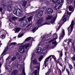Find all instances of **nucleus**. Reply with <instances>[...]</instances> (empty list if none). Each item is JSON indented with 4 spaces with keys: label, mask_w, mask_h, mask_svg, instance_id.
I'll use <instances>...</instances> for the list:
<instances>
[{
    "label": "nucleus",
    "mask_w": 75,
    "mask_h": 75,
    "mask_svg": "<svg viewBox=\"0 0 75 75\" xmlns=\"http://www.w3.org/2000/svg\"><path fill=\"white\" fill-rule=\"evenodd\" d=\"M13 13L17 16H20L23 14L22 11L18 9H15L13 10Z\"/></svg>",
    "instance_id": "1"
},
{
    "label": "nucleus",
    "mask_w": 75,
    "mask_h": 75,
    "mask_svg": "<svg viewBox=\"0 0 75 75\" xmlns=\"http://www.w3.org/2000/svg\"><path fill=\"white\" fill-rule=\"evenodd\" d=\"M8 6L7 8L8 10L11 11L13 7V5L14 4V3L12 1L9 0L8 1Z\"/></svg>",
    "instance_id": "2"
},
{
    "label": "nucleus",
    "mask_w": 75,
    "mask_h": 75,
    "mask_svg": "<svg viewBox=\"0 0 75 75\" xmlns=\"http://www.w3.org/2000/svg\"><path fill=\"white\" fill-rule=\"evenodd\" d=\"M51 57H52V58H54V61H56L57 60H56V57H55V56L54 55H50L48 57H47L45 59V60L44 61V65H45V67H46L47 66V64H46V62H47V61H48V59H50V58H51Z\"/></svg>",
    "instance_id": "3"
},
{
    "label": "nucleus",
    "mask_w": 75,
    "mask_h": 75,
    "mask_svg": "<svg viewBox=\"0 0 75 75\" xmlns=\"http://www.w3.org/2000/svg\"><path fill=\"white\" fill-rule=\"evenodd\" d=\"M74 21L73 20V21L71 22V24L70 25V26H69V27H70L71 30L69 29V28H68V31H69L68 35H69L71 34L72 30H73V29L74 28Z\"/></svg>",
    "instance_id": "4"
},
{
    "label": "nucleus",
    "mask_w": 75,
    "mask_h": 75,
    "mask_svg": "<svg viewBox=\"0 0 75 75\" xmlns=\"http://www.w3.org/2000/svg\"><path fill=\"white\" fill-rule=\"evenodd\" d=\"M16 58L17 57L16 56H14L12 58L11 60V59H10V57H8L6 59V62H9V64H10L13 61H14V60L16 59Z\"/></svg>",
    "instance_id": "5"
},
{
    "label": "nucleus",
    "mask_w": 75,
    "mask_h": 75,
    "mask_svg": "<svg viewBox=\"0 0 75 75\" xmlns=\"http://www.w3.org/2000/svg\"><path fill=\"white\" fill-rule=\"evenodd\" d=\"M35 13L37 14L36 16L38 18H40V16H42V14H43V12L42 11L39 10L36 11L35 12Z\"/></svg>",
    "instance_id": "6"
},
{
    "label": "nucleus",
    "mask_w": 75,
    "mask_h": 75,
    "mask_svg": "<svg viewBox=\"0 0 75 75\" xmlns=\"http://www.w3.org/2000/svg\"><path fill=\"white\" fill-rule=\"evenodd\" d=\"M21 3L22 5L23 8H24L25 10H25H26L25 8H27V7H26L27 2L25 0H22L21 1Z\"/></svg>",
    "instance_id": "7"
},
{
    "label": "nucleus",
    "mask_w": 75,
    "mask_h": 75,
    "mask_svg": "<svg viewBox=\"0 0 75 75\" xmlns=\"http://www.w3.org/2000/svg\"><path fill=\"white\" fill-rule=\"evenodd\" d=\"M66 13H65L64 15L63 16V17L62 18V19L61 21L58 24H61V21H62L63 22V23H64L66 21H67V15H65V14Z\"/></svg>",
    "instance_id": "8"
},
{
    "label": "nucleus",
    "mask_w": 75,
    "mask_h": 75,
    "mask_svg": "<svg viewBox=\"0 0 75 75\" xmlns=\"http://www.w3.org/2000/svg\"><path fill=\"white\" fill-rule=\"evenodd\" d=\"M53 9L51 8L47 9L46 11V13L48 14H52V13H53Z\"/></svg>",
    "instance_id": "9"
},
{
    "label": "nucleus",
    "mask_w": 75,
    "mask_h": 75,
    "mask_svg": "<svg viewBox=\"0 0 75 75\" xmlns=\"http://www.w3.org/2000/svg\"><path fill=\"white\" fill-rule=\"evenodd\" d=\"M57 15L56 16H53L52 18H51L50 21V23L51 24H54V23H55V20L57 19Z\"/></svg>",
    "instance_id": "10"
},
{
    "label": "nucleus",
    "mask_w": 75,
    "mask_h": 75,
    "mask_svg": "<svg viewBox=\"0 0 75 75\" xmlns=\"http://www.w3.org/2000/svg\"><path fill=\"white\" fill-rule=\"evenodd\" d=\"M42 21H43V19L42 18L39 19L37 21L36 23V24L38 25H39L40 24H41Z\"/></svg>",
    "instance_id": "11"
},
{
    "label": "nucleus",
    "mask_w": 75,
    "mask_h": 75,
    "mask_svg": "<svg viewBox=\"0 0 75 75\" xmlns=\"http://www.w3.org/2000/svg\"><path fill=\"white\" fill-rule=\"evenodd\" d=\"M65 35V30L64 29L63 30V31L61 33V34L60 36V37L59 38L60 40L62 39V38L64 37Z\"/></svg>",
    "instance_id": "12"
},
{
    "label": "nucleus",
    "mask_w": 75,
    "mask_h": 75,
    "mask_svg": "<svg viewBox=\"0 0 75 75\" xmlns=\"http://www.w3.org/2000/svg\"><path fill=\"white\" fill-rule=\"evenodd\" d=\"M62 22L63 23V22L62 21L61 22V23H60L61 24H59V23L58 24L57 27V30L56 31H58L59 30V29L61 28V25H62Z\"/></svg>",
    "instance_id": "13"
},
{
    "label": "nucleus",
    "mask_w": 75,
    "mask_h": 75,
    "mask_svg": "<svg viewBox=\"0 0 75 75\" xmlns=\"http://www.w3.org/2000/svg\"><path fill=\"white\" fill-rule=\"evenodd\" d=\"M18 72V71L17 70H15L13 71L11 73V75H16Z\"/></svg>",
    "instance_id": "14"
},
{
    "label": "nucleus",
    "mask_w": 75,
    "mask_h": 75,
    "mask_svg": "<svg viewBox=\"0 0 75 75\" xmlns=\"http://www.w3.org/2000/svg\"><path fill=\"white\" fill-rule=\"evenodd\" d=\"M69 9L70 11H72V12H73V11H74V7L71 5H70L69 6Z\"/></svg>",
    "instance_id": "15"
},
{
    "label": "nucleus",
    "mask_w": 75,
    "mask_h": 75,
    "mask_svg": "<svg viewBox=\"0 0 75 75\" xmlns=\"http://www.w3.org/2000/svg\"><path fill=\"white\" fill-rule=\"evenodd\" d=\"M31 63H33V64L34 65H37L38 64V62H37V60L36 59H34L32 61V59H31Z\"/></svg>",
    "instance_id": "16"
},
{
    "label": "nucleus",
    "mask_w": 75,
    "mask_h": 75,
    "mask_svg": "<svg viewBox=\"0 0 75 75\" xmlns=\"http://www.w3.org/2000/svg\"><path fill=\"white\" fill-rule=\"evenodd\" d=\"M41 48L40 47H39L38 48L36 51V53H37L38 54H39L41 51Z\"/></svg>",
    "instance_id": "17"
},
{
    "label": "nucleus",
    "mask_w": 75,
    "mask_h": 75,
    "mask_svg": "<svg viewBox=\"0 0 75 75\" xmlns=\"http://www.w3.org/2000/svg\"><path fill=\"white\" fill-rule=\"evenodd\" d=\"M54 35L55 36V37H56V38H54L53 39H52L51 40H50L49 41H48V43H50V42H52V41H55V40H57V37H58V35H57V33H55L54 34Z\"/></svg>",
    "instance_id": "18"
},
{
    "label": "nucleus",
    "mask_w": 75,
    "mask_h": 75,
    "mask_svg": "<svg viewBox=\"0 0 75 75\" xmlns=\"http://www.w3.org/2000/svg\"><path fill=\"white\" fill-rule=\"evenodd\" d=\"M62 57V51H61L60 54L59 55V58L57 60L58 62H59V60H62V58H61V57Z\"/></svg>",
    "instance_id": "19"
},
{
    "label": "nucleus",
    "mask_w": 75,
    "mask_h": 75,
    "mask_svg": "<svg viewBox=\"0 0 75 75\" xmlns=\"http://www.w3.org/2000/svg\"><path fill=\"white\" fill-rule=\"evenodd\" d=\"M8 46H7L6 47L5 49V50L1 54V55H3L4 54H5L6 52H7V50H8Z\"/></svg>",
    "instance_id": "20"
},
{
    "label": "nucleus",
    "mask_w": 75,
    "mask_h": 75,
    "mask_svg": "<svg viewBox=\"0 0 75 75\" xmlns=\"http://www.w3.org/2000/svg\"><path fill=\"white\" fill-rule=\"evenodd\" d=\"M24 47H25V45H22L18 49L19 52H21V50L23 49V48H24Z\"/></svg>",
    "instance_id": "21"
},
{
    "label": "nucleus",
    "mask_w": 75,
    "mask_h": 75,
    "mask_svg": "<svg viewBox=\"0 0 75 75\" xmlns=\"http://www.w3.org/2000/svg\"><path fill=\"white\" fill-rule=\"evenodd\" d=\"M31 25V24H29L27 25L26 28L25 30L27 31H28V30H30V27H31V26H30V25Z\"/></svg>",
    "instance_id": "22"
},
{
    "label": "nucleus",
    "mask_w": 75,
    "mask_h": 75,
    "mask_svg": "<svg viewBox=\"0 0 75 75\" xmlns=\"http://www.w3.org/2000/svg\"><path fill=\"white\" fill-rule=\"evenodd\" d=\"M56 6L57 7V8L58 9H59V8L62 6V4H61L60 3L57 4L56 5Z\"/></svg>",
    "instance_id": "23"
},
{
    "label": "nucleus",
    "mask_w": 75,
    "mask_h": 75,
    "mask_svg": "<svg viewBox=\"0 0 75 75\" xmlns=\"http://www.w3.org/2000/svg\"><path fill=\"white\" fill-rule=\"evenodd\" d=\"M30 40H33V41H34V40H33V38L31 37H29L28 38H27L25 40V41H30Z\"/></svg>",
    "instance_id": "24"
},
{
    "label": "nucleus",
    "mask_w": 75,
    "mask_h": 75,
    "mask_svg": "<svg viewBox=\"0 0 75 75\" xmlns=\"http://www.w3.org/2000/svg\"><path fill=\"white\" fill-rule=\"evenodd\" d=\"M47 53V50L46 49H45L43 50L42 51L41 54H42L43 55H45Z\"/></svg>",
    "instance_id": "25"
},
{
    "label": "nucleus",
    "mask_w": 75,
    "mask_h": 75,
    "mask_svg": "<svg viewBox=\"0 0 75 75\" xmlns=\"http://www.w3.org/2000/svg\"><path fill=\"white\" fill-rule=\"evenodd\" d=\"M52 44H53V46L54 47H55L58 44L57 42V41H56L53 42Z\"/></svg>",
    "instance_id": "26"
},
{
    "label": "nucleus",
    "mask_w": 75,
    "mask_h": 75,
    "mask_svg": "<svg viewBox=\"0 0 75 75\" xmlns=\"http://www.w3.org/2000/svg\"><path fill=\"white\" fill-rule=\"evenodd\" d=\"M1 6L3 8H6V7L7 6V5H6V4H3L1 5Z\"/></svg>",
    "instance_id": "27"
},
{
    "label": "nucleus",
    "mask_w": 75,
    "mask_h": 75,
    "mask_svg": "<svg viewBox=\"0 0 75 75\" xmlns=\"http://www.w3.org/2000/svg\"><path fill=\"white\" fill-rule=\"evenodd\" d=\"M26 25V24L24 22H22L21 23V27H25Z\"/></svg>",
    "instance_id": "28"
},
{
    "label": "nucleus",
    "mask_w": 75,
    "mask_h": 75,
    "mask_svg": "<svg viewBox=\"0 0 75 75\" xmlns=\"http://www.w3.org/2000/svg\"><path fill=\"white\" fill-rule=\"evenodd\" d=\"M30 47V43H27V44H26L25 46V48L26 50L28 48Z\"/></svg>",
    "instance_id": "29"
},
{
    "label": "nucleus",
    "mask_w": 75,
    "mask_h": 75,
    "mask_svg": "<svg viewBox=\"0 0 75 75\" xmlns=\"http://www.w3.org/2000/svg\"><path fill=\"white\" fill-rule=\"evenodd\" d=\"M44 58V57L43 56H41L40 57L38 58V60L39 61H41V60L42 59Z\"/></svg>",
    "instance_id": "30"
},
{
    "label": "nucleus",
    "mask_w": 75,
    "mask_h": 75,
    "mask_svg": "<svg viewBox=\"0 0 75 75\" xmlns=\"http://www.w3.org/2000/svg\"><path fill=\"white\" fill-rule=\"evenodd\" d=\"M11 20H17V19H18V18H17V17L16 16H12L11 17Z\"/></svg>",
    "instance_id": "31"
},
{
    "label": "nucleus",
    "mask_w": 75,
    "mask_h": 75,
    "mask_svg": "<svg viewBox=\"0 0 75 75\" xmlns=\"http://www.w3.org/2000/svg\"><path fill=\"white\" fill-rule=\"evenodd\" d=\"M21 51L20 52V53H21V54H24V53H25V49H24V48H23Z\"/></svg>",
    "instance_id": "32"
},
{
    "label": "nucleus",
    "mask_w": 75,
    "mask_h": 75,
    "mask_svg": "<svg viewBox=\"0 0 75 75\" xmlns=\"http://www.w3.org/2000/svg\"><path fill=\"white\" fill-rule=\"evenodd\" d=\"M53 17V16L49 15L46 19L47 20H50L51 18H52Z\"/></svg>",
    "instance_id": "33"
},
{
    "label": "nucleus",
    "mask_w": 75,
    "mask_h": 75,
    "mask_svg": "<svg viewBox=\"0 0 75 75\" xmlns=\"http://www.w3.org/2000/svg\"><path fill=\"white\" fill-rule=\"evenodd\" d=\"M38 28L37 29L36 28H34L32 29V31H33V33H34L35 32V31H36L37 30H38Z\"/></svg>",
    "instance_id": "34"
},
{
    "label": "nucleus",
    "mask_w": 75,
    "mask_h": 75,
    "mask_svg": "<svg viewBox=\"0 0 75 75\" xmlns=\"http://www.w3.org/2000/svg\"><path fill=\"white\" fill-rule=\"evenodd\" d=\"M16 31H15V33H17V32H18L20 31V30H21V28H17L16 29Z\"/></svg>",
    "instance_id": "35"
},
{
    "label": "nucleus",
    "mask_w": 75,
    "mask_h": 75,
    "mask_svg": "<svg viewBox=\"0 0 75 75\" xmlns=\"http://www.w3.org/2000/svg\"><path fill=\"white\" fill-rule=\"evenodd\" d=\"M72 2V0H67V3L69 4H71Z\"/></svg>",
    "instance_id": "36"
},
{
    "label": "nucleus",
    "mask_w": 75,
    "mask_h": 75,
    "mask_svg": "<svg viewBox=\"0 0 75 75\" xmlns=\"http://www.w3.org/2000/svg\"><path fill=\"white\" fill-rule=\"evenodd\" d=\"M7 69L8 71H11V68L9 66H8L7 67Z\"/></svg>",
    "instance_id": "37"
},
{
    "label": "nucleus",
    "mask_w": 75,
    "mask_h": 75,
    "mask_svg": "<svg viewBox=\"0 0 75 75\" xmlns=\"http://www.w3.org/2000/svg\"><path fill=\"white\" fill-rule=\"evenodd\" d=\"M33 18V17L32 16H30L29 18H28V20L29 22V21H30L31 20V19Z\"/></svg>",
    "instance_id": "38"
},
{
    "label": "nucleus",
    "mask_w": 75,
    "mask_h": 75,
    "mask_svg": "<svg viewBox=\"0 0 75 75\" xmlns=\"http://www.w3.org/2000/svg\"><path fill=\"white\" fill-rule=\"evenodd\" d=\"M23 35H24V33H22L21 34H19L18 36V37L19 38H20V37H22V36H23Z\"/></svg>",
    "instance_id": "39"
},
{
    "label": "nucleus",
    "mask_w": 75,
    "mask_h": 75,
    "mask_svg": "<svg viewBox=\"0 0 75 75\" xmlns=\"http://www.w3.org/2000/svg\"><path fill=\"white\" fill-rule=\"evenodd\" d=\"M2 10H3V8H0V11H1L2 14H4V12H2Z\"/></svg>",
    "instance_id": "40"
},
{
    "label": "nucleus",
    "mask_w": 75,
    "mask_h": 75,
    "mask_svg": "<svg viewBox=\"0 0 75 75\" xmlns=\"http://www.w3.org/2000/svg\"><path fill=\"white\" fill-rule=\"evenodd\" d=\"M72 12H69L68 11H67V14L69 16H71Z\"/></svg>",
    "instance_id": "41"
},
{
    "label": "nucleus",
    "mask_w": 75,
    "mask_h": 75,
    "mask_svg": "<svg viewBox=\"0 0 75 75\" xmlns=\"http://www.w3.org/2000/svg\"><path fill=\"white\" fill-rule=\"evenodd\" d=\"M34 73L35 75H37V70H35L34 72Z\"/></svg>",
    "instance_id": "42"
},
{
    "label": "nucleus",
    "mask_w": 75,
    "mask_h": 75,
    "mask_svg": "<svg viewBox=\"0 0 75 75\" xmlns=\"http://www.w3.org/2000/svg\"><path fill=\"white\" fill-rule=\"evenodd\" d=\"M45 24L50 25V23H48V22H46L44 24L42 25H45Z\"/></svg>",
    "instance_id": "43"
},
{
    "label": "nucleus",
    "mask_w": 75,
    "mask_h": 75,
    "mask_svg": "<svg viewBox=\"0 0 75 75\" xmlns=\"http://www.w3.org/2000/svg\"><path fill=\"white\" fill-rule=\"evenodd\" d=\"M66 70L67 71V73L68 74V75H69V74H70L69 71V70L67 69H66Z\"/></svg>",
    "instance_id": "44"
},
{
    "label": "nucleus",
    "mask_w": 75,
    "mask_h": 75,
    "mask_svg": "<svg viewBox=\"0 0 75 75\" xmlns=\"http://www.w3.org/2000/svg\"><path fill=\"white\" fill-rule=\"evenodd\" d=\"M11 45H17V43L15 42H11Z\"/></svg>",
    "instance_id": "45"
},
{
    "label": "nucleus",
    "mask_w": 75,
    "mask_h": 75,
    "mask_svg": "<svg viewBox=\"0 0 75 75\" xmlns=\"http://www.w3.org/2000/svg\"><path fill=\"white\" fill-rule=\"evenodd\" d=\"M1 38L2 39H3V38H5V35H2L1 36Z\"/></svg>",
    "instance_id": "46"
},
{
    "label": "nucleus",
    "mask_w": 75,
    "mask_h": 75,
    "mask_svg": "<svg viewBox=\"0 0 75 75\" xmlns=\"http://www.w3.org/2000/svg\"><path fill=\"white\" fill-rule=\"evenodd\" d=\"M21 64H18V68H19V69H21Z\"/></svg>",
    "instance_id": "47"
},
{
    "label": "nucleus",
    "mask_w": 75,
    "mask_h": 75,
    "mask_svg": "<svg viewBox=\"0 0 75 75\" xmlns=\"http://www.w3.org/2000/svg\"><path fill=\"white\" fill-rule=\"evenodd\" d=\"M69 66L70 69H72L73 68V67H72V65H70Z\"/></svg>",
    "instance_id": "48"
},
{
    "label": "nucleus",
    "mask_w": 75,
    "mask_h": 75,
    "mask_svg": "<svg viewBox=\"0 0 75 75\" xmlns=\"http://www.w3.org/2000/svg\"><path fill=\"white\" fill-rule=\"evenodd\" d=\"M35 57V53H33L32 57L31 58L32 59H33V57Z\"/></svg>",
    "instance_id": "49"
},
{
    "label": "nucleus",
    "mask_w": 75,
    "mask_h": 75,
    "mask_svg": "<svg viewBox=\"0 0 75 75\" xmlns=\"http://www.w3.org/2000/svg\"><path fill=\"white\" fill-rule=\"evenodd\" d=\"M18 59H19L20 61H21V57H20L19 56H18Z\"/></svg>",
    "instance_id": "50"
},
{
    "label": "nucleus",
    "mask_w": 75,
    "mask_h": 75,
    "mask_svg": "<svg viewBox=\"0 0 75 75\" xmlns=\"http://www.w3.org/2000/svg\"><path fill=\"white\" fill-rule=\"evenodd\" d=\"M54 10H58V8H57V6H56V5H55V6H54Z\"/></svg>",
    "instance_id": "51"
},
{
    "label": "nucleus",
    "mask_w": 75,
    "mask_h": 75,
    "mask_svg": "<svg viewBox=\"0 0 75 75\" xmlns=\"http://www.w3.org/2000/svg\"><path fill=\"white\" fill-rule=\"evenodd\" d=\"M19 21H24V19L22 18H21L19 20Z\"/></svg>",
    "instance_id": "52"
},
{
    "label": "nucleus",
    "mask_w": 75,
    "mask_h": 75,
    "mask_svg": "<svg viewBox=\"0 0 75 75\" xmlns=\"http://www.w3.org/2000/svg\"><path fill=\"white\" fill-rule=\"evenodd\" d=\"M64 2V0H60V3H63Z\"/></svg>",
    "instance_id": "53"
},
{
    "label": "nucleus",
    "mask_w": 75,
    "mask_h": 75,
    "mask_svg": "<svg viewBox=\"0 0 75 75\" xmlns=\"http://www.w3.org/2000/svg\"><path fill=\"white\" fill-rule=\"evenodd\" d=\"M43 42H44V41H42V42H41V43H40L39 45H43V44H42V43H43Z\"/></svg>",
    "instance_id": "54"
},
{
    "label": "nucleus",
    "mask_w": 75,
    "mask_h": 75,
    "mask_svg": "<svg viewBox=\"0 0 75 75\" xmlns=\"http://www.w3.org/2000/svg\"><path fill=\"white\" fill-rule=\"evenodd\" d=\"M71 59H72V60H73V61H75V57H72L71 58Z\"/></svg>",
    "instance_id": "55"
},
{
    "label": "nucleus",
    "mask_w": 75,
    "mask_h": 75,
    "mask_svg": "<svg viewBox=\"0 0 75 75\" xmlns=\"http://www.w3.org/2000/svg\"><path fill=\"white\" fill-rule=\"evenodd\" d=\"M50 45H48L47 46H46V48H49L50 47Z\"/></svg>",
    "instance_id": "56"
},
{
    "label": "nucleus",
    "mask_w": 75,
    "mask_h": 75,
    "mask_svg": "<svg viewBox=\"0 0 75 75\" xmlns=\"http://www.w3.org/2000/svg\"><path fill=\"white\" fill-rule=\"evenodd\" d=\"M64 69L63 70V71H65V68H66V66H64Z\"/></svg>",
    "instance_id": "57"
},
{
    "label": "nucleus",
    "mask_w": 75,
    "mask_h": 75,
    "mask_svg": "<svg viewBox=\"0 0 75 75\" xmlns=\"http://www.w3.org/2000/svg\"><path fill=\"white\" fill-rule=\"evenodd\" d=\"M46 36V35H43V36H42V38H45V37Z\"/></svg>",
    "instance_id": "58"
},
{
    "label": "nucleus",
    "mask_w": 75,
    "mask_h": 75,
    "mask_svg": "<svg viewBox=\"0 0 75 75\" xmlns=\"http://www.w3.org/2000/svg\"><path fill=\"white\" fill-rule=\"evenodd\" d=\"M50 70L49 69L48 71L47 72V74H50Z\"/></svg>",
    "instance_id": "59"
},
{
    "label": "nucleus",
    "mask_w": 75,
    "mask_h": 75,
    "mask_svg": "<svg viewBox=\"0 0 75 75\" xmlns=\"http://www.w3.org/2000/svg\"><path fill=\"white\" fill-rule=\"evenodd\" d=\"M41 2H44L45 1V0H40Z\"/></svg>",
    "instance_id": "60"
},
{
    "label": "nucleus",
    "mask_w": 75,
    "mask_h": 75,
    "mask_svg": "<svg viewBox=\"0 0 75 75\" xmlns=\"http://www.w3.org/2000/svg\"><path fill=\"white\" fill-rule=\"evenodd\" d=\"M57 3H60V0H57Z\"/></svg>",
    "instance_id": "61"
},
{
    "label": "nucleus",
    "mask_w": 75,
    "mask_h": 75,
    "mask_svg": "<svg viewBox=\"0 0 75 75\" xmlns=\"http://www.w3.org/2000/svg\"><path fill=\"white\" fill-rule=\"evenodd\" d=\"M69 42H71V39H70L69 41Z\"/></svg>",
    "instance_id": "62"
},
{
    "label": "nucleus",
    "mask_w": 75,
    "mask_h": 75,
    "mask_svg": "<svg viewBox=\"0 0 75 75\" xmlns=\"http://www.w3.org/2000/svg\"><path fill=\"white\" fill-rule=\"evenodd\" d=\"M3 3H6V1H5L3 0L2 1Z\"/></svg>",
    "instance_id": "63"
},
{
    "label": "nucleus",
    "mask_w": 75,
    "mask_h": 75,
    "mask_svg": "<svg viewBox=\"0 0 75 75\" xmlns=\"http://www.w3.org/2000/svg\"><path fill=\"white\" fill-rule=\"evenodd\" d=\"M64 41L65 42H67V41H68V40H67V39H66Z\"/></svg>",
    "instance_id": "64"
}]
</instances>
